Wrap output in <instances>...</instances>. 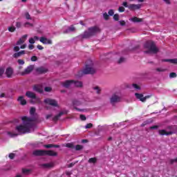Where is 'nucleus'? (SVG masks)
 Instances as JSON below:
<instances>
[{
    "instance_id": "nucleus-6",
    "label": "nucleus",
    "mask_w": 177,
    "mask_h": 177,
    "mask_svg": "<svg viewBox=\"0 0 177 177\" xmlns=\"http://www.w3.org/2000/svg\"><path fill=\"white\" fill-rule=\"evenodd\" d=\"M119 102H121V96L118 95L117 93L113 94L110 98L111 104L114 105L115 103H119Z\"/></svg>"
},
{
    "instance_id": "nucleus-17",
    "label": "nucleus",
    "mask_w": 177,
    "mask_h": 177,
    "mask_svg": "<svg viewBox=\"0 0 177 177\" xmlns=\"http://www.w3.org/2000/svg\"><path fill=\"white\" fill-rule=\"evenodd\" d=\"M33 91H35V92H38V93H42L44 92V88L39 85H35L33 86Z\"/></svg>"
},
{
    "instance_id": "nucleus-31",
    "label": "nucleus",
    "mask_w": 177,
    "mask_h": 177,
    "mask_svg": "<svg viewBox=\"0 0 177 177\" xmlns=\"http://www.w3.org/2000/svg\"><path fill=\"white\" fill-rule=\"evenodd\" d=\"M8 135H9L10 138H16V136H18L19 134L18 133H13L10 131L8 132Z\"/></svg>"
},
{
    "instance_id": "nucleus-25",
    "label": "nucleus",
    "mask_w": 177,
    "mask_h": 177,
    "mask_svg": "<svg viewBox=\"0 0 177 177\" xmlns=\"http://www.w3.org/2000/svg\"><path fill=\"white\" fill-rule=\"evenodd\" d=\"M93 91H95L97 95H100L102 93V88L99 86H95L93 87Z\"/></svg>"
},
{
    "instance_id": "nucleus-55",
    "label": "nucleus",
    "mask_w": 177,
    "mask_h": 177,
    "mask_svg": "<svg viewBox=\"0 0 177 177\" xmlns=\"http://www.w3.org/2000/svg\"><path fill=\"white\" fill-rule=\"evenodd\" d=\"M20 50V47L19 46H15L14 47V52H19Z\"/></svg>"
},
{
    "instance_id": "nucleus-50",
    "label": "nucleus",
    "mask_w": 177,
    "mask_h": 177,
    "mask_svg": "<svg viewBox=\"0 0 177 177\" xmlns=\"http://www.w3.org/2000/svg\"><path fill=\"white\" fill-rule=\"evenodd\" d=\"M80 120L82 121H86V116H85L84 115H80Z\"/></svg>"
},
{
    "instance_id": "nucleus-24",
    "label": "nucleus",
    "mask_w": 177,
    "mask_h": 177,
    "mask_svg": "<svg viewBox=\"0 0 177 177\" xmlns=\"http://www.w3.org/2000/svg\"><path fill=\"white\" fill-rule=\"evenodd\" d=\"M26 96H27V97H29L30 99H34L37 95H35V93L31 91H27L26 93Z\"/></svg>"
},
{
    "instance_id": "nucleus-47",
    "label": "nucleus",
    "mask_w": 177,
    "mask_h": 177,
    "mask_svg": "<svg viewBox=\"0 0 177 177\" xmlns=\"http://www.w3.org/2000/svg\"><path fill=\"white\" fill-rule=\"evenodd\" d=\"M17 63L21 66H23V64H24L26 62H24V60L23 59H18L17 60Z\"/></svg>"
},
{
    "instance_id": "nucleus-13",
    "label": "nucleus",
    "mask_w": 177,
    "mask_h": 177,
    "mask_svg": "<svg viewBox=\"0 0 177 177\" xmlns=\"http://www.w3.org/2000/svg\"><path fill=\"white\" fill-rule=\"evenodd\" d=\"M39 41L40 42H41V44H44V45H52V40L45 37H40Z\"/></svg>"
},
{
    "instance_id": "nucleus-7",
    "label": "nucleus",
    "mask_w": 177,
    "mask_h": 177,
    "mask_svg": "<svg viewBox=\"0 0 177 177\" xmlns=\"http://www.w3.org/2000/svg\"><path fill=\"white\" fill-rule=\"evenodd\" d=\"M44 103L46 104H49V106H52L53 107H57L59 104H57V101L56 100L46 98L44 100Z\"/></svg>"
},
{
    "instance_id": "nucleus-34",
    "label": "nucleus",
    "mask_w": 177,
    "mask_h": 177,
    "mask_svg": "<svg viewBox=\"0 0 177 177\" xmlns=\"http://www.w3.org/2000/svg\"><path fill=\"white\" fill-rule=\"evenodd\" d=\"M8 31H10V32H15L16 31V27L15 26L9 27Z\"/></svg>"
},
{
    "instance_id": "nucleus-61",
    "label": "nucleus",
    "mask_w": 177,
    "mask_h": 177,
    "mask_svg": "<svg viewBox=\"0 0 177 177\" xmlns=\"http://www.w3.org/2000/svg\"><path fill=\"white\" fill-rule=\"evenodd\" d=\"M28 49H30V50H32V49H34V45L30 44L28 46Z\"/></svg>"
},
{
    "instance_id": "nucleus-35",
    "label": "nucleus",
    "mask_w": 177,
    "mask_h": 177,
    "mask_svg": "<svg viewBox=\"0 0 177 177\" xmlns=\"http://www.w3.org/2000/svg\"><path fill=\"white\" fill-rule=\"evenodd\" d=\"M113 19L115 21H118L120 20V15L118 14H115L113 15Z\"/></svg>"
},
{
    "instance_id": "nucleus-59",
    "label": "nucleus",
    "mask_w": 177,
    "mask_h": 177,
    "mask_svg": "<svg viewBox=\"0 0 177 177\" xmlns=\"http://www.w3.org/2000/svg\"><path fill=\"white\" fill-rule=\"evenodd\" d=\"M167 5H171V1L170 0H162Z\"/></svg>"
},
{
    "instance_id": "nucleus-51",
    "label": "nucleus",
    "mask_w": 177,
    "mask_h": 177,
    "mask_svg": "<svg viewBox=\"0 0 177 177\" xmlns=\"http://www.w3.org/2000/svg\"><path fill=\"white\" fill-rule=\"evenodd\" d=\"M103 17H104V20H109V15H107V12H104L103 14Z\"/></svg>"
},
{
    "instance_id": "nucleus-54",
    "label": "nucleus",
    "mask_w": 177,
    "mask_h": 177,
    "mask_svg": "<svg viewBox=\"0 0 177 177\" xmlns=\"http://www.w3.org/2000/svg\"><path fill=\"white\" fill-rule=\"evenodd\" d=\"M44 91H45V92H50V91H52V88H50V87H45L44 88Z\"/></svg>"
},
{
    "instance_id": "nucleus-5",
    "label": "nucleus",
    "mask_w": 177,
    "mask_h": 177,
    "mask_svg": "<svg viewBox=\"0 0 177 177\" xmlns=\"http://www.w3.org/2000/svg\"><path fill=\"white\" fill-rule=\"evenodd\" d=\"M89 62V64H86V67L83 70L82 74H95V73H96V70H95V68L93 67V63L92 62V61Z\"/></svg>"
},
{
    "instance_id": "nucleus-58",
    "label": "nucleus",
    "mask_w": 177,
    "mask_h": 177,
    "mask_svg": "<svg viewBox=\"0 0 177 177\" xmlns=\"http://www.w3.org/2000/svg\"><path fill=\"white\" fill-rule=\"evenodd\" d=\"M37 48L39 49V50H42L44 49V46L41 45H37Z\"/></svg>"
},
{
    "instance_id": "nucleus-60",
    "label": "nucleus",
    "mask_w": 177,
    "mask_h": 177,
    "mask_svg": "<svg viewBox=\"0 0 177 177\" xmlns=\"http://www.w3.org/2000/svg\"><path fill=\"white\" fill-rule=\"evenodd\" d=\"M3 73H5V71L3 68L0 69V77H2L3 75Z\"/></svg>"
},
{
    "instance_id": "nucleus-45",
    "label": "nucleus",
    "mask_w": 177,
    "mask_h": 177,
    "mask_svg": "<svg viewBox=\"0 0 177 177\" xmlns=\"http://www.w3.org/2000/svg\"><path fill=\"white\" fill-rule=\"evenodd\" d=\"M118 12H120V13H122L123 12H125V8L120 6L118 8Z\"/></svg>"
},
{
    "instance_id": "nucleus-11",
    "label": "nucleus",
    "mask_w": 177,
    "mask_h": 177,
    "mask_svg": "<svg viewBox=\"0 0 177 177\" xmlns=\"http://www.w3.org/2000/svg\"><path fill=\"white\" fill-rule=\"evenodd\" d=\"M158 133L159 135H160V136H169L171 135H174V133H175L174 131H167L165 129H161L158 131Z\"/></svg>"
},
{
    "instance_id": "nucleus-64",
    "label": "nucleus",
    "mask_w": 177,
    "mask_h": 177,
    "mask_svg": "<svg viewBox=\"0 0 177 177\" xmlns=\"http://www.w3.org/2000/svg\"><path fill=\"white\" fill-rule=\"evenodd\" d=\"M120 26H125V21H120Z\"/></svg>"
},
{
    "instance_id": "nucleus-28",
    "label": "nucleus",
    "mask_w": 177,
    "mask_h": 177,
    "mask_svg": "<svg viewBox=\"0 0 177 177\" xmlns=\"http://www.w3.org/2000/svg\"><path fill=\"white\" fill-rule=\"evenodd\" d=\"M70 31H75V28L74 27V26H71L68 29H67L66 30H65L64 32V34H67V32H70Z\"/></svg>"
},
{
    "instance_id": "nucleus-3",
    "label": "nucleus",
    "mask_w": 177,
    "mask_h": 177,
    "mask_svg": "<svg viewBox=\"0 0 177 177\" xmlns=\"http://www.w3.org/2000/svg\"><path fill=\"white\" fill-rule=\"evenodd\" d=\"M100 28L98 26H93L88 28V31H85L83 35H82V38L87 39L91 38L96 35V34L100 32Z\"/></svg>"
},
{
    "instance_id": "nucleus-26",
    "label": "nucleus",
    "mask_w": 177,
    "mask_h": 177,
    "mask_svg": "<svg viewBox=\"0 0 177 177\" xmlns=\"http://www.w3.org/2000/svg\"><path fill=\"white\" fill-rule=\"evenodd\" d=\"M63 114H64V112L62 111V112H59V114H57V115H55L53 118V121H58L59 120V118H61L62 115H63Z\"/></svg>"
},
{
    "instance_id": "nucleus-32",
    "label": "nucleus",
    "mask_w": 177,
    "mask_h": 177,
    "mask_svg": "<svg viewBox=\"0 0 177 177\" xmlns=\"http://www.w3.org/2000/svg\"><path fill=\"white\" fill-rule=\"evenodd\" d=\"M82 149H84V146L81 145H77L75 146V150L77 151H80V150H82Z\"/></svg>"
},
{
    "instance_id": "nucleus-63",
    "label": "nucleus",
    "mask_w": 177,
    "mask_h": 177,
    "mask_svg": "<svg viewBox=\"0 0 177 177\" xmlns=\"http://www.w3.org/2000/svg\"><path fill=\"white\" fill-rule=\"evenodd\" d=\"M66 175H67V176H70V175H73V172L72 171H66Z\"/></svg>"
},
{
    "instance_id": "nucleus-21",
    "label": "nucleus",
    "mask_w": 177,
    "mask_h": 177,
    "mask_svg": "<svg viewBox=\"0 0 177 177\" xmlns=\"http://www.w3.org/2000/svg\"><path fill=\"white\" fill-rule=\"evenodd\" d=\"M18 102H20V104L22 106H26L27 104V100H24V97L23 96H19L17 99Z\"/></svg>"
},
{
    "instance_id": "nucleus-33",
    "label": "nucleus",
    "mask_w": 177,
    "mask_h": 177,
    "mask_svg": "<svg viewBox=\"0 0 177 177\" xmlns=\"http://www.w3.org/2000/svg\"><path fill=\"white\" fill-rule=\"evenodd\" d=\"M30 171L31 170L30 169H22V174H24L25 175H28V174H30Z\"/></svg>"
},
{
    "instance_id": "nucleus-57",
    "label": "nucleus",
    "mask_w": 177,
    "mask_h": 177,
    "mask_svg": "<svg viewBox=\"0 0 177 177\" xmlns=\"http://www.w3.org/2000/svg\"><path fill=\"white\" fill-rule=\"evenodd\" d=\"M29 43L30 44H35V40H34V38H30L29 39Z\"/></svg>"
},
{
    "instance_id": "nucleus-18",
    "label": "nucleus",
    "mask_w": 177,
    "mask_h": 177,
    "mask_svg": "<svg viewBox=\"0 0 177 177\" xmlns=\"http://www.w3.org/2000/svg\"><path fill=\"white\" fill-rule=\"evenodd\" d=\"M6 75L8 77V78H11L12 75H13V68H7L6 71Z\"/></svg>"
},
{
    "instance_id": "nucleus-40",
    "label": "nucleus",
    "mask_w": 177,
    "mask_h": 177,
    "mask_svg": "<svg viewBox=\"0 0 177 177\" xmlns=\"http://www.w3.org/2000/svg\"><path fill=\"white\" fill-rule=\"evenodd\" d=\"M93 127V124L92 123H88L86 126L85 128L86 129H90V128H92Z\"/></svg>"
},
{
    "instance_id": "nucleus-43",
    "label": "nucleus",
    "mask_w": 177,
    "mask_h": 177,
    "mask_svg": "<svg viewBox=\"0 0 177 177\" xmlns=\"http://www.w3.org/2000/svg\"><path fill=\"white\" fill-rule=\"evenodd\" d=\"M169 63L172 64H177V59H170Z\"/></svg>"
},
{
    "instance_id": "nucleus-29",
    "label": "nucleus",
    "mask_w": 177,
    "mask_h": 177,
    "mask_svg": "<svg viewBox=\"0 0 177 177\" xmlns=\"http://www.w3.org/2000/svg\"><path fill=\"white\" fill-rule=\"evenodd\" d=\"M125 62H127V58L121 57L118 61V64H122V63H125Z\"/></svg>"
},
{
    "instance_id": "nucleus-4",
    "label": "nucleus",
    "mask_w": 177,
    "mask_h": 177,
    "mask_svg": "<svg viewBox=\"0 0 177 177\" xmlns=\"http://www.w3.org/2000/svg\"><path fill=\"white\" fill-rule=\"evenodd\" d=\"M33 156H48L49 157H56L57 156V152L52 150H35L33 151Z\"/></svg>"
},
{
    "instance_id": "nucleus-10",
    "label": "nucleus",
    "mask_w": 177,
    "mask_h": 177,
    "mask_svg": "<svg viewBox=\"0 0 177 177\" xmlns=\"http://www.w3.org/2000/svg\"><path fill=\"white\" fill-rule=\"evenodd\" d=\"M142 8V4H129V10L135 12V10H139Z\"/></svg>"
},
{
    "instance_id": "nucleus-19",
    "label": "nucleus",
    "mask_w": 177,
    "mask_h": 177,
    "mask_svg": "<svg viewBox=\"0 0 177 177\" xmlns=\"http://www.w3.org/2000/svg\"><path fill=\"white\" fill-rule=\"evenodd\" d=\"M26 54V51L25 50H21L18 53H15L13 54L12 57L15 59H17V57H20V56H21V55H25Z\"/></svg>"
},
{
    "instance_id": "nucleus-46",
    "label": "nucleus",
    "mask_w": 177,
    "mask_h": 177,
    "mask_svg": "<svg viewBox=\"0 0 177 177\" xmlns=\"http://www.w3.org/2000/svg\"><path fill=\"white\" fill-rule=\"evenodd\" d=\"M15 26H16L17 28H21V22H20V21L16 22Z\"/></svg>"
},
{
    "instance_id": "nucleus-41",
    "label": "nucleus",
    "mask_w": 177,
    "mask_h": 177,
    "mask_svg": "<svg viewBox=\"0 0 177 177\" xmlns=\"http://www.w3.org/2000/svg\"><path fill=\"white\" fill-rule=\"evenodd\" d=\"M66 147H68V149H73L74 147V145L73 143H67L66 145Z\"/></svg>"
},
{
    "instance_id": "nucleus-16",
    "label": "nucleus",
    "mask_w": 177,
    "mask_h": 177,
    "mask_svg": "<svg viewBox=\"0 0 177 177\" xmlns=\"http://www.w3.org/2000/svg\"><path fill=\"white\" fill-rule=\"evenodd\" d=\"M27 37H28V35H23L21 38H20L19 41H17L16 45H21V44H24V42H26V40L27 39Z\"/></svg>"
},
{
    "instance_id": "nucleus-20",
    "label": "nucleus",
    "mask_w": 177,
    "mask_h": 177,
    "mask_svg": "<svg viewBox=\"0 0 177 177\" xmlns=\"http://www.w3.org/2000/svg\"><path fill=\"white\" fill-rule=\"evenodd\" d=\"M34 100H30V103H32L33 104H41L42 102L41 101V98L35 97V98H33Z\"/></svg>"
},
{
    "instance_id": "nucleus-49",
    "label": "nucleus",
    "mask_w": 177,
    "mask_h": 177,
    "mask_svg": "<svg viewBox=\"0 0 177 177\" xmlns=\"http://www.w3.org/2000/svg\"><path fill=\"white\" fill-rule=\"evenodd\" d=\"M122 6H124V8H128V9H129V5H128V2L127 1H124L122 3Z\"/></svg>"
},
{
    "instance_id": "nucleus-14",
    "label": "nucleus",
    "mask_w": 177,
    "mask_h": 177,
    "mask_svg": "<svg viewBox=\"0 0 177 177\" xmlns=\"http://www.w3.org/2000/svg\"><path fill=\"white\" fill-rule=\"evenodd\" d=\"M73 82H74V80H66L65 82H62V85L64 88H70Z\"/></svg>"
},
{
    "instance_id": "nucleus-30",
    "label": "nucleus",
    "mask_w": 177,
    "mask_h": 177,
    "mask_svg": "<svg viewBox=\"0 0 177 177\" xmlns=\"http://www.w3.org/2000/svg\"><path fill=\"white\" fill-rule=\"evenodd\" d=\"M96 161H97V159L96 158H91L88 160L89 164H96Z\"/></svg>"
},
{
    "instance_id": "nucleus-22",
    "label": "nucleus",
    "mask_w": 177,
    "mask_h": 177,
    "mask_svg": "<svg viewBox=\"0 0 177 177\" xmlns=\"http://www.w3.org/2000/svg\"><path fill=\"white\" fill-rule=\"evenodd\" d=\"M130 21H133V23H142L143 21L142 19L138 18V17H133V18H131Z\"/></svg>"
},
{
    "instance_id": "nucleus-36",
    "label": "nucleus",
    "mask_w": 177,
    "mask_h": 177,
    "mask_svg": "<svg viewBox=\"0 0 177 177\" xmlns=\"http://www.w3.org/2000/svg\"><path fill=\"white\" fill-rule=\"evenodd\" d=\"M43 167H44L45 168H52L53 165L50 163H46L43 165Z\"/></svg>"
},
{
    "instance_id": "nucleus-52",
    "label": "nucleus",
    "mask_w": 177,
    "mask_h": 177,
    "mask_svg": "<svg viewBox=\"0 0 177 177\" xmlns=\"http://www.w3.org/2000/svg\"><path fill=\"white\" fill-rule=\"evenodd\" d=\"M133 86L135 89H138V90L140 89V86L136 84H133Z\"/></svg>"
},
{
    "instance_id": "nucleus-37",
    "label": "nucleus",
    "mask_w": 177,
    "mask_h": 177,
    "mask_svg": "<svg viewBox=\"0 0 177 177\" xmlns=\"http://www.w3.org/2000/svg\"><path fill=\"white\" fill-rule=\"evenodd\" d=\"M25 17L26 20H31V15H30V13L28 12L25 13Z\"/></svg>"
},
{
    "instance_id": "nucleus-39",
    "label": "nucleus",
    "mask_w": 177,
    "mask_h": 177,
    "mask_svg": "<svg viewBox=\"0 0 177 177\" xmlns=\"http://www.w3.org/2000/svg\"><path fill=\"white\" fill-rule=\"evenodd\" d=\"M10 160H13L15 158V157H16V154L14 153H10L8 156Z\"/></svg>"
},
{
    "instance_id": "nucleus-48",
    "label": "nucleus",
    "mask_w": 177,
    "mask_h": 177,
    "mask_svg": "<svg viewBox=\"0 0 177 177\" xmlns=\"http://www.w3.org/2000/svg\"><path fill=\"white\" fill-rule=\"evenodd\" d=\"M166 70L164 68H156V71H158V73H164V71H165Z\"/></svg>"
},
{
    "instance_id": "nucleus-9",
    "label": "nucleus",
    "mask_w": 177,
    "mask_h": 177,
    "mask_svg": "<svg viewBox=\"0 0 177 177\" xmlns=\"http://www.w3.org/2000/svg\"><path fill=\"white\" fill-rule=\"evenodd\" d=\"M135 96H136V99H139V100H140V102H146V100L147 99H149V97H150V95H147V96L144 97L143 94H140L139 93H136Z\"/></svg>"
},
{
    "instance_id": "nucleus-23",
    "label": "nucleus",
    "mask_w": 177,
    "mask_h": 177,
    "mask_svg": "<svg viewBox=\"0 0 177 177\" xmlns=\"http://www.w3.org/2000/svg\"><path fill=\"white\" fill-rule=\"evenodd\" d=\"M44 147H46V149H52L53 147H55V149H59V147H60V145H57L55 144H48V145H45Z\"/></svg>"
},
{
    "instance_id": "nucleus-44",
    "label": "nucleus",
    "mask_w": 177,
    "mask_h": 177,
    "mask_svg": "<svg viewBox=\"0 0 177 177\" xmlns=\"http://www.w3.org/2000/svg\"><path fill=\"white\" fill-rule=\"evenodd\" d=\"M169 77L170 78H176V73H174V72L171 73L169 74Z\"/></svg>"
},
{
    "instance_id": "nucleus-27",
    "label": "nucleus",
    "mask_w": 177,
    "mask_h": 177,
    "mask_svg": "<svg viewBox=\"0 0 177 177\" xmlns=\"http://www.w3.org/2000/svg\"><path fill=\"white\" fill-rule=\"evenodd\" d=\"M73 84L77 88H81V86H82V82L73 80Z\"/></svg>"
},
{
    "instance_id": "nucleus-56",
    "label": "nucleus",
    "mask_w": 177,
    "mask_h": 177,
    "mask_svg": "<svg viewBox=\"0 0 177 177\" xmlns=\"http://www.w3.org/2000/svg\"><path fill=\"white\" fill-rule=\"evenodd\" d=\"M27 26H30V27H32V24H30V22H26L24 24V27H27Z\"/></svg>"
},
{
    "instance_id": "nucleus-2",
    "label": "nucleus",
    "mask_w": 177,
    "mask_h": 177,
    "mask_svg": "<svg viewBox=\"0 0 177 177\" xmlns=\"http://www.w3.org/2000/svg\"><path fill=\"white\" fill-rule=\"evenodd\" d=\"M144 48L148 50L145 51V53H157L158 52L156 43L151 40L147 41L144 44Z\"/></svg>"
},
{
    "instance_id": "nucleus-62",
    "label": "nucleus",
    "mask_w": 177,
    "mask_h": 177,
    "mask_svg": "<svg viewBox=\"0 0 177 177\" xmlns=\"http://www.w3.org/2000/svg\"><path fill=\"white\" fill-rule=\"evenodd\" d=\"M158 128V125H154L150 127V129H157Z\"/></svg>"
},
{
    "instance_id": "nucleus-38",
    "label": "nucleus",
    "mask_w": 177,
    "mask_h": 177,
    "mask_svg": "<svg viewBox=\"0 0 177 177\" xmlns=\"http://www.w3.org/2000/svg\"><path fill=\"white\" fill-rule=\"evenodd\" d=\"M30 114L31 115H34V114H35V108L34 107L30 108Z\"/></svg>"
},
{
    "instance_id": "nucleus-53",
    "label": "nucleus",
    "mask_w": 177,
    "mask_h": 177,
    "mask_svg": "<svg viewBox=\"0 0 177 177\" xmlns=\"http://www.w3.org/2000/svg\"><path fill=\"white\" fill-rule=\"evenodd\" d=\"M108 15L109 16H113L114 15V10H109V12H108Z\"/></svg>"
},
{
    "instance_id": "nucleus-8",
    "label": "nucleus",
    "mask_w": 177,
    "mask_h": 177,
    "mask_svg": "<svg viewBox=\"0 0 177 177\" xmlns=\"http://www.w3.org/2000/svg\"><path fill=\"white\" fill-rule=\"evenodd\" d=\"M72 104L73 106H74L75 110H77V111H85V109H81L77 108V106H81L82 104L81 101L77 99H74L72 100Z\"/></svg>"
},
{
    "instance_id": "nucleus-1",
    "label": "nucleus",
    "mask_w": 177,
    "mask_h": 177,
    "mask_svg": "<svg viewBox=\"0 0 177 177\" xmlns=\"http://www.w3.org/2000/svg\"><path fill=\"white\" fill-rule=\"evenodd\" d=\"M22 121L25 122L24 124H20L17 126L15 129L19 133H28L31 128L33 127L32 119L28 118L27 116H24L21 118Z\"/></svg>"
},
{
    "instance_id": "nucleus-12",
    "label": "nucleus",
    "mask_w": 177,
    "mask_h": 177,
    "mask_svg": "<svg viewBox=\"0 0 177 177\" xmlns=\"http://www.w3.org/2000/svg\"><path fill=\"white\" fill-rule=\"evenodd\" d=\"M32 70H34V66L30 65L24 71L21 72L20 74L21 75H27V74H30Z\"/></svg>"
},
{
    "instance_id": "nucleus-15",
    "label": "nucleus",
    "mask_w": 177,
    "mask_h": 177,
    "mask_svg": "<svg viewBox=\"0 0 177 177\" xmlns=\"http://www.w3.org/2000/svg\"><path fill=\"white\" fill-rule=\"evenodd\" d=\"M36 72L38 73V74H45L46 73H48V69L41 66L36 68Z\"/></svg>"
},
{
    "instance_id": "nucleus-42",
    "label": "nucleus",
    "mask_w": 177,
    "mask_h": 177,
    "mask_svg": "<svg viewBox=\"0 0 177 177\" xmlns=\"http://www.w3.org/2000/svg\"><path fill=\"white\" fill-rule=\"evenodd\" d=\"M31 62H37L38 60V57L35 55H33L30 58Z\"/></svg>"
}]
</instances>
